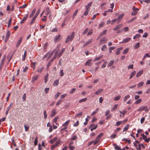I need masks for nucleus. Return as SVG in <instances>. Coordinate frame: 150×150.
I'll return each mask as SVG.
<instances>
[{
  "instance_id": "nucleus-6",
  "label": "nucleus",
  "mask_w": 150,
  "mask_h": 150,
  "mask_svg": "<svg viewBox=\"0 0 150 150\" xmlns=\"http://www.w3.org/2000/svg\"><path fill=\"white\" fill-rule=\"evenodd\" d=\"M107 41V39L105 37L101 39L100 41V44H102L103 43H105Z\"/></svg>"
},
{
  "instance_id": "nucleus-23",
  "label": "nucleus",
  "mask_w": 150,
  "mask_h": 150,
  "mask_svg": "<svg viewBox=\"0 0 150 150\" xmlns=\"http://www.w3.org/2000/svg\"><path fill=\"white\" fill-rule=\"evenodd\" d=\"M136 72V71H133L132 72L129 77V79H130L131 78H132L133 77V76L135 75Z\"/></svg>"
},
{
  "instance_id": "nucleus-7",
  "label": "nucleus",
  "mask_w": 150,
  "mask_h": 150,
  "mask_svg": "<svg viewBox=\"0 0 150 150\" xmlns=\"http://www.w3.org/2000/svg\"><path fill=\"white\" fill-rule=\"evenodd\" d=\"M92 61V59H89L86 62L85 65V66H88L89 67L91 66L93 64L92 63H91V62Z\"/></svg>"
},
{
  "instance_id": "nucleus-38",
  "label": "nucleus",
  "mask_w": 150,
  "mask_h": 150,
  "mask_svg": "<svg viewBox=\"0 0 150 150\" xmlns=\"http://www.w3.org/2000/svg\"><path fill=\"white\" fill-rule=\"evenodd\" d=\"M59 118V117L58 116L56 117L53 120V122H55L56 123V125H57L58 124L56 123V122L57 121V120Z\"/></svg>"
},
{
  "instance_id": "nucleus-63",
  "label": "nucleus",
  "mask_w": 150,
  "mask_h": 150,
  "mask_svg": "<svg viewBox=\"0 0 150 150\" xmlns=\"http://www.w3.org/2000/svg\"><path fill=\"white\" fill-rule=\"evenodd\" d=\"M140 35L139 34H137L133 37V39H135L136 38L140 37Z\"/></svg>"
},
{
  "instance_id": "nucleus-51",
  "label": "nucleus",
  "mask_w": 150,
  "mask_h": 150,
  "mask_svg": "<svg viewBox=\"0 0 150 150\" xmlns=\"http://www.w3.org/2000/svg\"><path fill=\"white\" fill-rule=\"evenodd\" d=\"M11 21H12L11 18H10V19L9 20L8 22V27H9L11 25Z\"/></svg>"
},
{
  "instance_id": "nucleus-39",
  "label": "nucleus",
  "mask_w": 150,
  "mask_h": 150,
  "mask_svg": "<svg viewBox=\"0 0 150 150\" xmlns=\"http://www.w3.org/2000/svg\"><path fill=\"white\" fill-rule=\"evenodd\" d=\"M118 107V105L115 104L113 107L112 108V111L113 112Z\"/></svg>"
},
{
  "instance_id": "nucleus-18",
  "label": "nucleus",
  "mask_w": 150,
  "mask_h": 150,
  "mask_svg": "<svg viewBox=\"0 0 150 150\" xmlns=\"http://www.w3.org/2000/svg\"><path fill=\"white\" fill-rule=\"evenodd\" d=\"M10 35V32L9 31H7L6 36V40H7L9 38V37Z\"/></svg>"
},
{
  "instance_id": "nucleus-41",
  "label": "nucleus",
  "mask_w": 150,
  "mask_h": 150,
  "mask_svg": "<svg viewBox=\"0 0 150 150\" xmlns=\"http://www.w3.org/2000/svg\"><path fill=\"white\" fill-rule=\"evenodd\" d=\"M101 50L102 51H106L107 49V47L105 45H104L101 48Z\"/></svg>"
},
{
  "instance_id": "nucleus-20",
  "label": "nucleus",
  "mask_w": 150,
  "mask_h": 150,
  "mask_svg": "<svg viewBox=\"0 0 150 150\" xmlns=\"http://www.w3.org/2000/svg\"><path fill=\"white\" fill-rule=\"evenodd\" d=\"M57 139V137H55L53 138L52 139H51L50 141V143L52 144L55 142Z\"/></svg>"
},
{
  "instance_id": "nucleus-49",
  "label": "nucleus",
  "mask_w": 150,
  "mask_h": 150,
  "mask_svg": "<svg viewBox=\"0 0 150 150\" xmlns=\"http://www.w3.org/2000/svg\"><path fill=\"white\" fill-rule=\"evenodd\" d=\"M144 83L143 82H140L137 86L138 88H140L144 84Z\"/></svg>"
},
{
  "instance_id": "nucleus-4",
  "label": "nucleus",
  "mask_w": 150,
  "mask_h": 150,
  "mask_svg": "<svg viewBox=\"0 0 150 150\" xmlns=\"http://www.w3.org/2000/svg\"><path fill=\"white\" fill-rule=\"evenodd\" d=\"M148 109L147 108V106H142L140 107L138 110V112H147L148 111Z\"/></svg>"
},
{
  "instance_id": "nucleus-31",
  "label": "nucleus",
  "mask_w": 150,
  "mask_h": 150,
  "mask_svg": "<svg viewBox=\"0 0 150 150\" xmlns=\"http://www.w3.org/2000/svg\"><path fill=\"white\" fill-rule=\"evenodd\" d=\"M38 76L37 75L34 76L32 79V81L33 82L35 81L38 78Z\"/></svg>"
},
{
  "instance_id": "nucleus-36",
  "label": "nucleus",
  "mask_w": 150,
  "mask_h": 150,
  "mask_svg": "<svg viewBox=\"0 0 150 150\" xmlns=\"http://www.w3.org/2000/svg\"><path fill=\"white\" fill-rule=\"evenodd\" d=\"M129 50V48H126L123 52V54H127Z\"/></svg>"
},
{
  "instance_id": "nucleus-57",
  "label": "nucleus",
  "mask_w": 150,
  "mask_h": 150,
  "mask_svg": "<svg viewBox=\"0 0 150 150\" xmlns=\"http://www.w3.org/2000/svg\"><path fill=\"white\" fill-rule=\"evenodd\" d=\"M116 136H117V134H114L110 136V138L111 139H113L115 137H116Z\"/></svg>"
},
{
  "instance_id": "nucleus-58",
  "label": "nucleus",
  "mask_w": 150,
  "mask_h": 150,
  "mask_svg": "<svg viewBox=\"0 0 150 150\" xmlns=\"http://www.w3.org/2000/svg\"><path fill=\"white\" fill-rule=\"evenodd\" d=\"M35 19H36L35 18L33 17V18L32 19L31 21L30 22V24L32 25V24H33L35 22Z\"/></svg>"
},
{
  "instance_id": "nucleus-17",
  "label": "nucleus",
  "mask_w": 150,
  "mask_h": 150,
  "mask_svg": "<svg viewBox=\"0 0 150 150\" xmlns=\"http://www.w3.org/2000/svg\"><path fill=\"white\" fill-rule=\"evenodd\" d=\"M57 50H58V52L59 51V49H55L54 50H53L51 52V53H50V54L49 55V56L48 57V58H50L53 55V54L54 53V52H56Z\"/></svg>"
},
{
  "instance_id": "nucleus-25",
  "label": "nucleus",
  "mask_w": 150,
  "mask_h": 150,
  "mask_svg": "<svg viewBox=\"0 0 150 150\" xmlns=\"http://www.w3.org/2000/svg\"><path fill=\"white\" fill-rule=\"evenodd\" d=\"M36 11V9L35 8H34L33 10L32 11L31 13L30 14V18H31L34 15Z\"/></svg>"
},
{
  "instance_id": "nucleus-28",
  "label": "nucleus",
  "mask_w": 150,
  "mask_h": 150,
  "mask_svg": "<svg viewBox=\"0 0 150 150\" xmlns=\"http://www.w3.org/2000/svg\"><path fill=\"white\" fill-rule=\"evenodd\" d=\"M40 9L39 8L38 11H37L36 13L35 14V15L34 17V18H36V17L38 16L39 13H40Z\"/></svg>"
},
{
  "instance_id": "nucleus-8",
  "label": "nucleus",
  "mask_w": 150,
  "mask_h": 150,
  "mask_svg": "<svg viewBox=\"0 0 150 150\" xmlns=\"http://www.w3.org/2000/svg\"><path fill=\"white\" fill-rule=\"evenodd\" d=\"M97 127V125H95L94 124H91L90 126V127L91 128V131H93V130L95 129Z\"/></svg>"
},
{
  "instance_id": "nucleus-53",
  "label": "nucleus",
  "mask_w": 150,
  "mask_h": 150,
  "mask_svg": "<svg viewBox=\"0 0 150 150\" xmlns=\"http://www.w3.org/2000/svg\"><path fill=\"white\" fill-rule=\"evenodd\" d=\"M70 120H67L66 122L63 125V126H67V125L68 124Z\"/></svg>"
},
{
  "instance_id": "nucleus-33",
  "label": "nucleus",
  "mask_w": 150,
  "mask_h": 150,
  "mask_svg": "<svg viewBox=\"0 0 150 150\" xmlns=\"http://www.w3.org/2000/svg\"><path fill=\"white\" fill-rule=\"evenodd\" d=\"M114 148L115 150H121V148L119 146L116 145V144H115Z\"/></svg>"
},
{
  "instance_id": "nucleus-37",
  "label": "nucleus",
  "mask_w": 150,
  "mask_h": 150,
  "mask_svg": "<svg viewBox=\"0 0 150 150\" xmlns=\"http://www.w3.org/2000/svg\"><path fill=\"white\" fill-rule=\"evenodd\" d=\"M130 98V96L129 95H127L125 96L123 100L124 101H126L128 99Z\"/></svg>"
},
{
  "instance_id": "nucleus-10",
  "label": "nucleus",
  "mask_w": 150,
  "mask_h": 150,
  "mask_svg": "<svg viewBox=\"0 0 150 150\" xmlns=\"http://www.w3.org/2000/svg\"><path fill=\"white\" fill-rule=\"evenodd\" d=\"M122 24H120L118 25H117L116 26V27L113 29V30L114 31H116V30H118L122 26Z\"/></svg>"
},
{
  "instance_id": "nucleus-56",
  "label": "nucleus",
  "mask_w": 150,
  "mask_h": 150,
  "mask_svg": "<svg viewBox=\"0 0 150 150\" xmlns=\"http://www.w3.org/2000/svg\"><path fill=\"white\" fill-rule=\"evenodd\" d=\"M44 69V67H42L40 69H38L37 70V72H40L41 73L42 71Z\"/></svg>"
},
{
  "instance_id": "nucleus-14",
  "label": "nucleus",
  "mask_w": 150,
  "mask_h": 150,
  "mask_svg": "<svg viewBox=\"0 0 150 150\" xmlns=\"http://www.w3.org/2000/svg\"><path fill=\"white\" fill-rule=\"evenodd\" d=\"M65 50V48H63L62 49V50H61L60 51V52L58 54H57V56L58 57V58L59 57H60L62 54L63 52H64Z\"/></svg>"
},
{
  "instance_id": "nucleus-48",
  "label": "nucleus",
  "mask_w": 150,
  "mask_h": 150,
  "mask_svg": "<svg viewBox=\"0 0 150 150\" xmlns=\"http://www.w3.org/2000/svg\"><path fill=\"white\" fill-rule=\"evenodd\" d=\"M122 123V121H117L116 122L115 126H118L120 125Z\"/></svg>"
},
{
  "instance_id": "nucleus-40",
  "label": "nucleus",
  "mask_w": 150,
  "mask_h": 150,
  "mask_svg": "<svg viewBox=\"0 0 150 150\" xmlns=\"http://www.w3.org/2000/svg\"><path fill=\"white\" fill-rule=\"evenodd\" d=\"M142 146L143 148H144V146L142 144H139V146L137 148V149L138 150H141V146Z\"/></svg>"
},
{
  "instance_id": "nucleus-35",
  "label": "nucleus",
  "mask_w": 150,
  "mask_h": 150,
  "mask_svg": "<svg viewBox=\"0 0 150 150\" xmlns=\"http://www.w3.org/2000/svg\"><path fill=\"white\" fill-rule=\"evenodd\" d=\"M124 16V13H122L117 18V20H120L121 19L122 17H123V16Z\"/></svg>"
},
{
  "instance_id": "nucleus-62",
  "label": "nucleus",
  "mask_w": 150,
  "mask_h": 150,
  "mask_svg": "<svg viewBox=\"0 0 150 150\" xmlns=\"http://www.w3.org/2000/svg\"><path fill=\"white\" fill-rule=\"evenodd\" d=\"M92 33H93L92 30H91L88 31V32L87 33V35L88 36L89 35H91L92 34Z\"/></svg>"
},
{
  "instance_id": "nucleus-11",
  "label": "nucleus",
  "mask_w": 150,
  "mask_h": 150,
  "mask_svg": "<svg viewBox=\"0 0 150 150\" xmlns=\"http://www.w3.org/2000/svg\"><path fill=\"white\" fill-rule=\"evenodd\" d=\"M28 15L26 14L23 18V19L21 21L20 23L22 24L24 23V22L26 20L28 17Z\"/></svg>"
},
{
  "instance_id": "nucleus-45",
  "label": "nucleus",
  "mask_w": 150,
  "mask_h": 150,
  "mask_svg": "<svg viewBox=\"0 0 150 150\" xmlns=\"http://www.w3.org/2000/svg\"><path fill=\"white\" fill-rule=\"evenodd\" d=\"M38 138L37 137H36L35 138V139L34 140V144L35 146H36L38 144Z\"/></svg>"
},
{
  "instance_id": "nucleus-43",
  "label": "nucleus",
  "mask_w": 150,
  "mask_h": 150,
  "mask_svg": "<svg viewBox=\"0 0 150 150\" xmlns=\"http://www.w3.org/2000/svg\"><path fill=\"white\" fill-rule=\"evenodd\" d=\"M129 127V125H127L124 128L123 131V132H124L127 131Z\"/></svg>"
},
{
  "instance_id": "nucleus-26",
  "label": "nucleus",
  "mask_w": 150,
  "mask_h": 150,
  "mask_svg": "<svg viewBox=\"0 0 150 150\" xmlns=\"http://www.w3.org/2000/svg\"><path fill=\"white\" fill-rule=\"evenodd\" d=\"M143 138L144 139V140L145 141L147 142H149V140L150 139L149 138L147 139V137L144 135L143 136Z\"/></svg>"
},
{
  "instance_id": "nucleus-55",
  "label": "nucleus",
  "mask_w": 150,
  "mask_h": 150,
  "mask_svg": "<svg viewBox=\"0 0 150 150\" xmlns=\"http://www.w3.org/2000/svg\"><path fill=\"white\" fill-rule=\"evenodd\" d=\"M88 30V28H86L83 32L82 34L84 35L87 33Z\"/></svg>"
},
{
  "instance_id": "nucleus-16",
  "label": "nucleus",
  "mask_w": 150,
  "mask_h": 150,
  "mask_svg": "<svg viewBox=\"0 0 150 150\" xmlns=\"http://www.w3.org/2000/svg\"><path fill=\"white\" fill-rule=\"evenodd\" d=\"M131 38H129L125 39L123 40L122 41V42L123 43H126L128 42L131 40Z\"/></svg>"
},
{
  "instance_id": "nucleus-30",
  "label": "nucleus",
  "mask_w": 150,
  "mask_h": 150,
  "mask_svg": "<svg viewBox=\"0 0 150 150\" xmlns=\"http://www.w3.org/2000/svg\"><path fill=\"white\" fill-rule=\"evenodd\" d=\"M107 30H104L103 32H102L99 35L100 37H101L104 35H105L107 32Z\"/></svg>"
},
{
  "instance_id": "nucleus-44",
  "label": "nucleus",
  "mask_w": 150,
  "mask_h": 150,
  "mask_svg": "<svg viewBox=\"0 0 150 150\" xmlns=\"http://www.w3.org/2000/svg\"><path fill=\"white\" fill-rule=\"evenodd\" d=\"M121 98V96L120 95L118 96H117L116 97L114 98V100L115 101H117L119 100Z\"/></svg>"
},
{
  "instance_id": "nucleus-61",
  "label": "nucleus",
  "mask_w": 150,
  "mask_h": 150,
  "mask_svg": "<svg viewBox=\"0 0 150 150\" xmlns=\"http://www.w3.org/2000/svg\"><path fill=\"white\" fill-rule=\"evenodd\" d=\"M137 11L133 10L132 13L131 15L132 16H135L137 14Z\"/></svg>"
},
{
  "instance_id": "nucleus-22",
  "label": "nucleus",
  "mask_w": 150,
  "mask_h": 150,
  "mask_svg": "<svg viewBox=\"0 0 150 150\" xmlns=\"http://www.w3.org/2000/svg\"><path fill=\"white\" fill-rule=\"evenodd\" d=\"M22 40V37H21L18 41L16 45V47H18L19 46V45H20L21 42Z\"/></svg>"
},
{
  "instance_id": "nucleus-19",
  "label": "nucleus",
  "mask_w": 150,
  "mask_h": 150,
  "mask_svg": "<svg viewBox=\"0 0 150 150\" xmlns=\"http://www.w3.org/2000/svg\"><path fill=\"white\" fill-rule=\"evenodd\" d=\"M122 47H120L118 48L116 50V54H119L120 53V51L122 50Z\"/></svg>"
},
{
  "instance_id": "nucleus-27",
  "label": "nucleus",
  "mask_w": 150,
  "mask_h": 150,
  "mask_svg": "<svg viewBox=\"0 0 150 150\" xmlns=\"http://www.w3.org/2000/svg\"><path fill=\"white\" fill-rule=\"evenodd\" d=\"M103 55H102L99 56L98 57H97L96 58L93 60L94 62H95L96 61L100 59L103 57Z\"/></svg>"
},
{
  "instance_id": "nucleus-13",
  "label": "nucleus",
  "mask_w": 150,
  "mask_h": 150,
  "mask_svg": "<svg viewBox=\"0 0 150 150\" xmlns=\"http://www.w3.org/2000/svg\"><path fill=\"white\" fill-rule=\"evenodd\" d=\"M93 39H91L89 40H88V41H87L85 44L84 45V46H86L87 45H88V44L91 43Z\"/></svg>"
},
{
  "instance_id": "nucleus-60",
  "label": "nucleus",
  "mask_w": 150,
  "mask_h": 150,
  "mask_svg": "<svg viewBox=\"0 0 150 150\" xmlns=\"http://www.w3.org/2000/svg\"><path fill=\"white\" fill-rule=\"evenodd\" d=\"M142 101V99H139L137 100L135 102V103L136 104H138L140 103Z\"/></svg>"
},
{
  "instance_id": "nucleus-1",
  "label": "nucleus",
  "mask_w": 150,
  "mask_h": 150,
  "mask_svg": "<svg viewBox=\"0 0 150 150\" xmlns=\"http://www.w3.org/2000/svg\"><path fill=\"white\" fill-rule=\"evenodd\" d=\"M58 53V50H57L55 53L54 56L48 62L47 65V69H48L49 67L50 66L51 62L55 59L57 56V53Z\"/></svg>"
},
{
  "instance_id": "nucleus-15",
  "label": "nucleus",
  "mask_w": 150,
  "mask_h": 150,
  "mask_svg": "<svg viewBox=\"0 0 150 150\" xmlns=\"http://www.w3.org/2000/svg\"><path fill=\"white\" fill-rule=\"evenodd\" d=\"M143 71L142 70H141L138 72L136 74L137 77L138 78L139 77L143 74Z\"/></svg>"
},
{
  "instance_id": "nucleus-64",
  "label": "nucleus",
  "mask_w": 150,
  "mask_h": 150,
  "mask_svg": "<svg viewBox=\"0 0 150 150\" xmlns=\"http://www.w3.org/2000/svg\"><path fill=\"white\" fill-rule=\"evenodd\" d=\"M64 75V74L63 72V70L62 69L61 70L60 72V75L62 76H63Z\"/></svg>"
},
{
  "instance_id": "nucleus-46",
  "label": "nucleus",
  "mask_w": 150,
  "mask_h": 150,
  "mask_svg": "<svg viewBox=\"0 0 150 150\" xmlns=\"http://www.w3.org/2000/svg\"><path fill=\"white\" fill-rule=\"evenodd\" d=\"M140 44L139 43H138L136 44L134 46V49H137L139 47Z\"/></svg>"
},
{
  "instance_id": "nucleus-52",
  "label": "nucleus",
  "mask_w": 150,
  "mask_h": 150,
  "mask_svg": "<svg viewBox=\"0 0 150 150\" xmlns=\"http://www.w3.org/2000/svg\"><path fill=\"white\" fill-rule=\"evenodd\" d=\"M115 48V47H110L109 48V50L110 53H111L112 52V50L114 49Z\"/></svg>"
},
{
  "instance_id": "nucleus-54",
  "label": "nucleus",
  "mask_w": 150,
  "mask_h": 150,
  "mask_svg": "<svg viewBox=\"0 0 150 150\" xmlns=\"http://www.w3.org/2000/svg\"><path fill=\"white\" fill-rule=\"evenodd\" d=\"M87 98H83L82 99H81V100H79V103H81V102H84V101H86L87 100Z\"/></svg>"
},
{
  "instance_id": "nucleus-24",
  "label": "nucleus",
  "mask_w": 150,
  "mask_h": 150,
  "mask_svg": "<svg viewBox=\"0 0 150 150\" xmlns=\"http://www.w3.org/2000/svg\"><path fill=\"white\" fill-rule=\"evenodd\" d=\"M59 83V80L58 79L55 81L53 83V85L54 86H57L58 85Z\"/></svg>"
},
{
  "instance_id": "nucleus-34",
  "label": "nucleus",
  "mask_w": 150,
  "mask_h": 150,
  "mask_svg": "<svg viewBox=\"0 0 150 150\" xmlns=\"http://www.w3.org/2000/svg\"><path fill=\"white\" fill-rule=\"evenodd\" d=\"M60 37V35H57L55 37L54 40L55 42L57 41L59 38Z\"/></svg>"
},
{
  "instance_id": "nucleus-50",
  "label": "nucleus",
  "mask_w": 150,
  "mask_h": 150,
  "mask_svg": "<svg viewBox=\"0 0 150 150\" xmlns=\"http://www.w3.org/2000/svg\"><path fill=\"white\" fill-rule=\"evenodd\" d=\"M136 19V17H134L132 19H131L130 20L128 21H127V23H130L132 22H133Z\"/></svg>"
},
{
  "instance_id": "nucleus-29",
  "label": "nucleus",
  "mask_w": 150,
  "mask_h": 150,
  "mask_svg": "<svg viewBox=\"0 0 150 150\" xmlns=\"http://www.w3.org/2000/svg\"><path fill=\"white\" fill-rule=\"evenodd\" d=\"M114 62V61L112 60L110 61L109 64H108L107 67H109L112 65Z\"/></svg>"
},
{
  "instance_id": "nucleus-2",
  "label": "nucleus",
  "mask_w": 150,
  "mask_h": 150,
  "mask_svg": "<svg viewBox=\"0 0 150 150\" xmlns=\"http://www.w3.org/2000/svg\"><path fill=\"white\" fill-rule=\"evenodd\" d=\"M74 35V32H73L72 33L71 36L69 35L67 37L65 40V42L67 43L69 42V41H72L73 39Z\"/></svg>"
},
{
  "instance_id": "nucleus-42",
  "label": "nucleus",
  "mask_w": 150,
  "mask_h": 150,
  "mask_svg": "<svg viewBox=\"0 0 150 150\" xmlns=\"http://www.w3.org/2000/svg\"><path fill=\"white\" fill-rule=\"evenodd\" d=\"M103 133H100L97 137L96 139H99L103 136Z\"/></svg>"
},
{
  "instance_id": "nucleus-32",
  "label": "nucleus",
  "mask_w": 150,
  "mask_h": 150,
  "mask_svg": "<svg viewBox=\"0 0 150 150\" xmlns=\"http://www.w3.org/2000/svg\"><path fill=\"white\" fill-rule=\"evenodd\" d=\"M12 105V103H11L9 105V106L7 108V110L6 111V112H8L9 111V110H10L11 108V107Z\"/></svg>"
},
{
  "instance_id": "nucleus-59",
  "label": "nucleus",
  "mask_w": 150,
  "mask_h": 150,
  "mask_svg": "<svg viewBox=\"0 0 150 150\" xmlns=\"http://www.w3.org/2000/svg\"><path fill=\"white\" fill-rule=\"evenodd\" d=\"M62 101L61 100H59L56 103V105H59L62 102Z\"/></svg>"
},
{
  "instance_id": "nucleus-21",
  "label": "nucleus",
  "mask_w": 150,
  "mask_h": 150,
  "mask_svg": "<svg viewBox=\"0 0 150 150\" xmlns=\"http://www.w3.org/2000/svg\"><path fill=\"white\" fill-rule=\"evenodd\" d=\"M92 4V2H90L87 5H86L85 6L86 9H89V8L91 6Z\"/></svg>"
},
{
  "instance_id": "nucleus-9",
  "label": "nucleus",
  "mask_w": 150,
  "mask_h": 150,
  "mask_svg": "<svg viewBox=\"0 0 150 150\" xmlns=\"http://www.w3.org/2000/svg\"><path fill=\"white\" fill-rule=\"evenodd\" d=\"M103 91V89H99L95 92V94L96 95H99L100 93Z\"/></svg>"
},
{
  "instance_id": "nucleus-47",
  "label": "nucleus",
  "mask_w": 150,
  "mask_h": 150,
  "mask_svg": "<svg viewBox=\"0 0 150 150\" xmlns=\"http://www.w3.org/2000/svg\"><path fill=\"white\" fill-rule=\"evenodd\" d=\"M109 114V113H105V116H107L106 119L107 120L111 116V115L110 114L108 115Z\"/></svg>"
},
{
  "instance_id": "nucleus-3",
  "label": "nucleus",
  "mask_w": 150,
  "mask_h": 150,
  "mask_svg": "<svg viewBox=\"0 0 150 150\" xmlns=\"http://www.w3.org/2000/svg\"><path fill=\"white\" fill-rule=\"evenodd\" d=\"M61 142V141L60 139H59L53 145L51 148V149L52 150H53L54 148H56L57 147L59 144H60V142Z\"/></svg>"
},
{
  "instance_id": "nucleus-5",
  "label": "nucleus",
  "mask_w": 150,
  "mask_h": 150,
  "mask_svg": "<svg viewBox=\"0 0 150 150\" xmlns=\"http://www.w3.org/2000/svg\"><path fill=\"white\" fill-rule=\"evenodd\" d=\"M44 12L47 15L50 13L51 11L49 8L47 6L45 8Z\"/></svg>"
},
{
  "instance_id": "nucleus-12",
  "label": "nucleus",
  "mask_w": 150,
  "mask_h": 150,
  "mask_svg": "<svg viewBox=\"0 0 150 150\" xmlns=\"http://www.w3.org/2000/svg\"><path fill=\"white\" fill-rule=\"evenodd\" d=\"M6 55H4V57H3V58L1 60V63L0 66V67L1 68H2V67L3 66V65L4 61L5 58H6Z\"/></svg>"
}]
</instances>
